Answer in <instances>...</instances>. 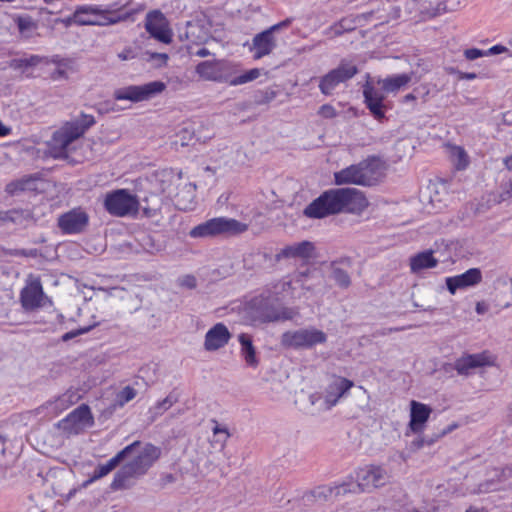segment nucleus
<instances>
[{
	"label": "nucleus",
	"instance_id": "obj_1",
	"mask_svg": "<svg viewBox=\"0 0 512 512\" xmlns=\"http://www.w3.org/2000/svg\"><path fill=\"white\" fill-rule=\"evenodd\" d=\"M368 206L364 194L356 188H333L322 193L305 209L308 218L321 219L342 212H354Z\"/></svg>",
	"mask_w": 512,
	"mask_h": 512
},
{
	"label": "nucleus",
	"instance_id": "obj_2",
	"mask_svg": "<svg viewBox=\"0 0 512 512\" xmlns=\"http://www.w3.org/2000/svg\"><path fill=\"white\" fill-rule=\"evenodd\" d=\"M95 124L93 115L81 113L74 119L65 122L53 133L51 150L54 157L65 158L72 142L82 137L85 132Z\"/></svg>",
	"mask_w": 512,
	"mask_h": 512
},
{
	"label": "nucleus",
	"instance_id": "obj_3",
	"mask_svg": "<svg viewBox=\"0 0 512 512\" xmlns=\"http://www.w3.org/2000/svg\"><path fill=\"white\" fill-rule=\"evenodd\" d=\"M248 225L236 219L225 217L212 218L201 223L189 232L192 238H209L219 235H235L247 231Z\"/></svg>",
	"mask_w": 512,
	"mask_h": 512
},
{
	"label": "nucleus",
	"instance_id": "obj_4",
	"mask_svg": "<svg viewBox=\"0 0 512 512\" xmlns=\"http://www.w3.org/2000/svg\"><path fill=\"white\" fill-rule=\"evenodd\" d=\"M353 386V381L333 375L324 388L323 400L321 401L320 394L315 393L310 395V402L312 405H318L319 409L330 410Z\"/></svg>",
	"mask_w": 512,
	"mask_h": 512
},
{
	"label": "nucleus",
	"instance_id": "obj_5",
	"mask_svg": "<svg viewBox=\"0 0 512 512\" xmlns=\"http://www.w3.org/2000/svg\"><path fill=\"white\" fill-rule=\"evenodd\" d=\"M326 341V333L315 327L286 331L281 336V345L292 349H310Z\"/></svg>",
	"mask_w": 512,
	"mask_h": 512
},
{
	"label": "nucleus",
	"instance_id": "obj_6",
	"mask_svg": "<svg viewBox=\"0 0 512 512\" xmlns=\"http://www.w3.org/2000/svg\"><path fill=\"white\" fill-rule=\"evenodd\" d=\"M392 475L383 465L369 464L356 470L359 491L372 492L390 483Z\"/></svg>",
	"mask_w": 512,
	"mask_h": 512
},
{
	"label": "nucleus",
	"instance_id": "obj_7",
	"mask_svg": "<svg viewBox=\"0 0 512 512\" xmlns=\"http://www.w3.org/2000/svg\"><path fill=\"white\" fill-rule=\"evenodd\" d=\"M166 85L161 81H152L143 85H130L114 91L115 100H128L133 103L147 101L162 93Z\"/></svg>",
	"mask_w": 512,
	"mask_h": 512
},
{
	"label": "nucleus",
	"instance_id": "obj_8",
	"mask_svg": "<svg viewBox=\"0 0 512 512\" xmlns=\"http://www.w3.org/2000/svg\"><path fill=\"white\" fill-rule=\"evenodd\" d=\"M104 207L110 214L123 217L136 214L139 201L136 196L130 194L127 190L119 189L106 195Z\"/></svg>",
	"mask_w": 512,
	"mask_h": 512
},
{
	"label": "nucleus",
	"instance_id": "obj_9",
	"mask_svg": "<svg viewBox=\"0 0 512 512\" xmlns=\"http://www.w3.org/2000/svg\"><path fill=\"white\" fill-rule=\"evenodd\" d=\"M358 73V68L352 62L342 60L339 66L320 79L319 89L324 95L332 94L333 90Z\"/></svg>",
	"mask_w": 512,
	"mask_h": 512
},
{
	"label": "nucleus",
	"instance_id": "obj_10",
	"mask_svg": "<svg viewBox=\"0 0 512 512\" xmlns=\"http://www.w3.org/2000/svg\"><path fill=\"white\" fill-rule=\"evenodd\" d=\"M512 489V466L494 467L487 472V477L479 483V493H490Z\"/></svg>",
	"mask_w": 512,
	"mask_h": 512
},
{
	"label": "nucleus",
	"instance_id": "obj_11",
	"mask_svg": "<svg viewBox=\"0 0 512 512\" xmlns=\"http://www.w3.org/2000/svg\"><path fill=\"white\" fill-rule=\"evenodd\" d=\"M45 298L40 278L30 274L20 293L22 307L27 311L35 310L44 305Z\"/></svg>",
	"mask_w": 512,
	"mask_h": 512
},
{
	"label": "nucleus",
	"instance_id": "obj_12",
	"mask_svg": "<svg viewBox=\"0 0 512 512\" xmlns=\"http://www.w3.org/2000/svg\"><path fill=\"white\" fill-rule=\"evenodd\" d=\"M160 450L152 444H139L134 452L126 456L128 463L136 470L140 476L146 474L153 463L159 458Z\"/></svg>",
	"mask_w": 512,
	"mask_h": 512
},
{
	"label": "nucleus",
	"instance_id": "obj_13",
	"mask_svg": "<svg viewBox=\"0 0 512 512\" xmlns=\"http://www.w3.org/2000/svg\"><path fill=\"white\" fill-rule=\"evenodd\" d=\"M93 424V417L89 406L82 404L73 410L58 426L69 434H78L84 428Z\"/></svg>",
	"mask_w": 512,
	"mask_h": 512
},
{
	"label": "nucleus",
	"instance_id": "obj_14",
	"mask_svg": "<svg viewBox=\"0 0 512 512\" xmlns=\"http://www.w3.org/2000/svg\"><path fill=\"white\" fill-rule=\"evenodd\" d=\"M89 223L88 214L81 208H74L59 216L57 224L64 234L82 233Z\"/></svg>",
	"mask_w": 512,
	"mask_h": 512
},
{
	"label": "nucleus",
	"instance_id": "obj_15",
	"mask_svg": "<svg viewBox=\"0 0 512 512\" xmlns=\"http://www.w3.org/2000/svg\"><path fill=\"white\" fill-rule=\"evenodd\" d=\"M196 72L203 79L215 82H226L232 75L230 64L223 60L200 62Z\"/></svg>",
	"mask_w": 512,
	"mask_h": 512
},
{
	"label": "nucleus",
	"instance_id": "obj_16",
	"mask_svg": "<svg viewBox=\"0 0 512 512\" xmlns=\"http://www.w3.org/2000/svg\"><path fill=\"white\" fill-rule=\"evenodd\" d=\"M145 28L147 32L158 41L168 44L172 41V33L168 21L159 10L150 11L146 15Z\"/></svg>",
	"mask_w": 512,
	"mask_h": 512
},
{
	"label": "nucleus",
	"instance_id": "obj_17",
	"mask_svg": "<svg viewBox=\"0 0 512 512\" xmlns=\"http://www.w3.org/2000/svg\"><path fill=\"white\" fill-rule=\"evenodd\" d=\"M358 164L363 175L365 187L377 185L385 177L386 163L377 156H369Z\"/></svg>",
	"mask_w": 512,
	"mask_h": 512
},
{
	"label": "nucleus",
	"instance_id": "obj_18",
	"mask_svg": "<svg viewBox=\"0 0 512 512\" xmlns=\"http://www.w3.org/2000/svg\"><path fill=\"white\" fill-rule=\"evenodd\" d=\"M231 333L223 323H217L205 334L204 349L208 352L217 351L225 347L231 339Z\"/></svg>",
	"mask_w": 512,
	"mask_h": 512
},
{
	"label": "nucleus",
	"instance_id": "obj_19",
	"mask_svg": "<svg viewBox=\"0 0 512 512\" xmlns=\"http://www.w3.org/2000/svg\"><path fill=\"white\" fill-rule=\"evenodd\" d=\"M481 281V270L479 268H471L460 275L447 277L445 283L449 293L454 295L458 289H465L475 286Z\"/></svg>",
	"mask_w": 512,
	"mask_h": 512
},
{
	"label": "nucleus",
	"instance_id": "obj_20",
	"mask_svg": "<svg viewBox=\"0 0 512 512\" xmlns=\"http://www.w3.org/2000/svg\"><path fill=\"white\" fill-rule=\"evenodd\" d=\"M276 47L277 40L274 34L266 29L253 37L250 50L253 52V58L259 60L270 55Z\"/></svg>",
	"mask_w": 512,
	"mask_h": 512
},
{
	"label": "nucleus",
	"instance_id": "obj_21",
	"mask_svg": "<svg viewBox=\"0 0 512 512\" xmlns=\"http://www.w3.org/2000/svg\"><path fill=\"white\" fill-rule=\"evenodd\" d=\"M140 441H135L132 444L126 446L124 449L119 451L114 457H112L105 464H100L96 467L93 472L91 478L86 482V484L94 482L96 480L101 479L102 477L108 475L111 471H113L123 460H125L126 456L130 455L132 452L136 450L139 446Z\"/></svg>",
	"mask_w": 512,
	"mask_h": 512
},
{
	"label": "nucleus",
	"instance_id": "obj_22",
	"mask_svg": "<svg viewBox=\"0 0 512 512\" xmlns=\"http://www.w3.org/2000/svg\"><path fill=\"white\" fill-rule=\"evenodd\" d=\"M431 413L432 409L428 405L412 400L410 402L409 430L415 434L423 432Z\"/></svg>",
	"mask_w": 512,
	"mask_h": 512
},
{
	"label": "nucleus",
	"instance_id": "obj_23",
	"mask_svg": "<svg viewBox=\"0 0 512 512\" xmlns=\"http://www.w3.org/2000/svg\"><path fill=\"white\" fill-rule=\"evenodd\" d=\"M492 359L487 353L469 354L457 359L454 368L460 375H469L471 370L492 364Z\"/></svg>",
	"mask_w": 512,
	"mask_h": 512
},
{
	"label": "nucleus",
	"instance_id": "obj_24",
	"mask_svg": "<svg viewBox=\"0 0 512 512\" xmlns=\"http://www.w3.org/2000/svg\"><path fill=\"white\" fill-rule=\"evenodd\" d=\"M314 250V244L305 240L284 247L276 254L275 257L276 260L288 258L307 260L313 256Z\"/></svg>",
	"mask_w": 512,
	"mask_h": 512
},
{
	"label": "nucleus",
	"instance_id": "obj_25",
	"mask_svg": "<svg viewBox=\"0 0 512 512\" xmlns=\"http://www.w3.org/2000/svg\"><path fill=\"white\" fill-rule=\"evenodd\" d=\"M334 183L338 186L352 184L365 187L359 164H352L335 172Z\"/></svg>",
	"mask_w": 512,
	"mask_h": 512
},
{
	"label": "nucleus",
	"instance_id": "obj_26",
	"mask_svg": "<svg viewBox=\"0 0 512 512\" xmlns=\"http://www.w3.org/2000/svg\"><path fill=\"white\" fill-rule=\"evenodd\" d=\"M140 477V474L127 462L115 474L111 483L112 490L129 489L134 486L135 479Z\"/></svg>",
	"mask_w": 512,
	"mask_h": 512
},
{
	"label": "nucleus",
	"instance_id": "obj_27",
	"mask_svg": "<svg viewBox=\"0 0 512 512\" xmlns=\"http://www.w3.org/2000/svg\"><path fill=\"white\" fill-rule=\"evenodd\" d=\"M363 94L365 103L374 118L377 120L383 119L385 116L383 105L384 95L370 86L364 88Z\"/></svg>",
	"mask_w": 512,
	"mask_h": 512
},
{
	"label": "nucleus",
	"instance_id": "obj_28",
	"mask_svg": "<svg viewBox=\"0 0 512 512\" xmlns=\"http://www.w3.org/2000/svg\"><path fill=\"white\" fill-rule=\"evenodd\" d=\"M433 254V250L429 249L411 256L409 259L411 273L418 274L425 269L436 267L439 261Z\"/></svg>",
	"mask_w": 512,
	"mask_h": 512
},
{
	"label": "nucleus",
	"instance_id": "obj_29",
	"mask_svg": "<svg viewBox=\"0 0 512 512\" xmlns=\"http://www.w3.org/2000/svg\"><path fill=\"white\" fill-rule=\"evenodd\" d=\"M9 223L27 228L36 224L37 218L34 211L29 208H12L8 210Z\"/></svg>",
	"mask_w": 512,
	"mask_h": 512
},
{
	"label": "nucleus",
	"instance_id": "obj_30",
	"mask_svg": "<svg viewBox=\"0 0 512 512\" xmlns=\"http://www.w3.org/2000/svg\"><path fill=\"white\" fill-rule=\"evenodd\" d=\"M371 16V13H363L360 15H350L342 18L338 23L334 24L330 29L334 32V35L339 36L344 32L353 31L358 25L362 24V21L367 20Z\"/></svg>",
	"mask_w": 512,
	"mask_h": 512
},
{
	"label": "nucleus",
	"instance_id": "obj_31",
	"mask_svg": "<svg viewBox=\"0 0 512 512\" xmlns=\"http://www.w3.org/2000/svg\"><path fill=\"white\" fill-rule=\"evenodd\" d=\"M239 343L241 345V355L245 360V363L249 367L256 368L259 365V359L256 355V348L253 345L252 337L249 334L241 333L238 336Z\"/></svg>",
	"mask_w": 512,
	"mask_h": 512
},
{
	"label": "nucleus",
	"instance_id": "obj_32",
	"mask_svg": "<svg viewBox=\"0 0 512 512\" xmlns=\"http://www.w3.org/2000/svg\"><path fill=\"white\" fill-rule=\"evenodd\" d=\"M135 13V10L128 11L125 7L113 11L101 10L99 26L113 25L119 22L133 20L132 17Z\"/></svg>",
	"mask_w": 512,
	"mask_h": 512
},
{
	"label": "nucleus",
	"instance_id": "obj_33",
	"mask_svg": "<svg viewBox=\"0 0 512 512\" xmlns=\"http://www.w3.org/2000/svg\"><path fill=\"white\" fill-rule=\"evenodd\" d=\"M413 76V72L407 74H398L379 80L378 83L381 85L385 92L393 93L405 87L413 79Z\"/></svg>",
	"mask_w": 512,
	"mask_h": 512
},
{
	"label": "nucleus",
	"instance_id": "obj_34",
	"mask_svg": "<svg viewBox=\"0 0 512 512\" xmlns=\"http://www.w3.org/2000/svg\"><path fill=\"white\" fill-rule=\"evenodd\" d=\"M34 182L35 178L33 176H24L20 179L8 183L5 187V191L9 195L15 196L26 190H33Z\"/></svg>",
	"mask_w": 512,
	"mask_h": 512
},
{
	"label": "nucleus",
	"instance_id": "obj_35",
	"mask_svg": "<svg viewBox=\"0 0 512 512\" xmlns=\"http://www.w3.org/2000/svg\"><path fill=\"white\" fill-rule=\"evenodd\" d=\"M451 162L457 170H464L469 164V157L461 146L447 145Z\"/></svg>",
	"mask_w": 512,
	"mask_h": 512
},
{
	"label": "nucleus",
	"instance_id": "obj_36",
	"mask_svg": "<svg viewBox=\"0 0 512 512\" xmlns=\"http://www.w3.org/2000/svg\"><path fill=\"white\" fill-rule=\"evenodd\" d=\"M429 201L433 207L439 208L446 196V185L444 183H432L427 187Z\"/></svg>",
	"mask_w": 512,
	"mask_h": 512
},
{
	"label": "nucleus",
	"instance_id": "obj_37",
	"mask_svg": "<svg viewBox=\"0 0 512 512\" xmlns=\"http://www.w3.org/2000/svg\"><path fill=\"white\" fill-rule=\"evenodd\" d=\"M77 11H82V18L87 23H80L82 25L99 26L101 10L94 6H80L76 8Z\"/></svg>",
	"mask_w": 512,
	"mask_h": 512
},
{
	"label": "nucleus",
	"instance_id": "obj_38",
	"mask_svg": "<svg viewBox=\"0 0 512 512\" xmlns=\"http://www.w3.org/2000/svg\"><path fill=\"white\" fill-rule=\"evenodd\" d=\"M294 316V312L288 308L270 309L263 313V321L276 322L283 320H290Z\"/></svg>",
	"mask_w": 512,
	"mask_h": 512
},
{
	"label": "nucleus",
	"instance_id": "obj_39",
	"mask_svg": "<svg viewBox=\"0 0 512 512\" xmlns=\"http://www.w3.org/2000/svg\"><path fill=\"white\" fill-rule=\"evenodd\" d=\"M176 402H178V395L171 392L163 400L157 402L150 408V413L154 417L161 416L164 412L170 409Z\"/></svg>",
	"mask_w": 512,
	"mask_h": 512
},
{
	"label": "nucleus",
	"instance_id": "obj_40",
	"mask_svg": "<svg viewBox=\"0 0 512 512\" xmlns=\"http://www.w3.org/2000/svg\"><path fill=\"white\" fill-rule=\"evenodd\" d=\"M260 76V70L258 68L251 69L237 77H233L232 75L228 78L226 83H229L231 86L242 85L251 81H254Z\"/></svg>",
	"mask_w": 512,
	"mask_h": 512
},
{
	"label": "nucleus",
	"instance_id": "obj_41",
	"mask_svg": "<svg viewBox=\"0 0 512 512\" xmlns=\"http://www.w3.org/2000/svg\"><path fill=\"white\" fill-rule=\"evenodd\" d=\"M193 138L194 130L184 127L176 134V139L172 142V145L175 149H178V147H186L190 145Z\"/></svg>",
	"mask_w": 512,
	"mask_h": 512
},
{
	"label": "nucleus",
	"instance_id": "obj_42",
	"mask_svg": "<svg viewBox=\"0 0 512 512\" xmlns=\"http://www.w3.org/2000/svg\"><path fill=\"white\" fill-rule=\"evenodd\" d=\"M456 427V425H452L450 426L448 429H445L443 430L439 435H437L436 437H427V438H423V437H420V438H417L415 439L412 443H411V448L413 450H419L421 448H423L425 445H432L434 442H436L440 437L446 435L448 432H451L454 428Z\"/></svg>",
	"mask_w": 512,
	"mask_h": 512
},
{
	"label": "nucleus",
	"instance_id": "obj_43",
	"mask_svg": "<svg viewBox=\"0 0 512 512\" xmlns=\"http://www.w3.org/2000/svg\"><path fill=\"white\" fill-rule=\"evenodd\" d=\"M157 181L159 183V189L162 193L169 192L170 187L172 186L175 176L172 170H163L159 172L157 175Z\"/></svg>",
	"mask_w": 512,
	"mask_h": 512
},
{
	"label": "nucleus",
	"instance_id": "obj_44",
	"mask_svg": "<svg viewBox=\"0 0 512 512\" xmlns=\"http://www.w3.org/2000/svg\"><path fill=\"white\" fill-rule=\"evenodd\" d=\"M43 60L38 55H31L28 58L13 59L10 62V67L13 69H25L27 67H33L38 65Z\"/></svg>",
	"mask_w": 512,
	"mask_h": 512
},
{
	"label": "nucleus",
	"instance_id": "obj_45",
	"mask_svg": "<svg viewBox=\"0 0 512 512\" xmlns=\"http://www.w3.org/2000/svg\"><path fill=\"white\" fill-rule=\"evenodd\" d=\"M332 279L336 282V284L342 288H348L351 284V279L349 274L341 269L334 268L332 271Z\"/></svg>",
	"mask_w": 512,
	"mask_h": 512
},
{
	"label": "nucleus",
	"instance_id": "obj_46",
	"mask_svg": "<svg viewBox=\"0 0 512 512\" xmlns=\"http://www.w3.org/2000/svg\"><path fill=\"white\" fill-rule=\"evenodd\" d=\"M137 395V391L131 386H125L116 396V402L119 406H124L133 400Z\"/></svg>",
	"mask_w": 512,
	"mask_h": 512
},
{
	"label": "nucleus",
	"instance_id": "obj_47",
	"mask_svg": "<svg viewBox=\"0 0 512 512\" xmlns=\"http://www.w3.org/2000/svg\"><path fill=\"white\" fill-rule=\"evenodd\" d=\"M62 23L66 26H70L72 24L80 25V23H87V21L82 18V11L75 10L72 15L62 19Z\"/></svg>",
	"mask_w": 512,
	"mask_h": 512
},
{
	"label": "nucleus",
	"instance_id": "obj_48",
	"mask_svg": "<svg viewBox=\"0 0 512 512\" xmlns=\"http://www.w3.org/2000/svg\"><path fill=\"white\" fill-rule=\"evenodd\" d=\"M318 114L322 116L323 118L331 119L337 116V112L335 108L330 104H324L322 105L319 110Z\"/></svg>",
	"mask_w": 512,
	"mask_h": 512
},
{
	"label": "nucleus",
	"instance_id": "obj_49",
	"mask_svg": "<svg viewBox=\"0 0 512 512\" xmlns=\"http://www.w3.org/2000/svg\"><path fill=\"white\" fill-rule=\"evenodd\" d=\"M464 55L468 60H476L482 56H485L486 53L485 51L479 50L477 48H471L465 50Z\"/></svg>",
	"mask_w": 512,
	"mask_h": 512
},
{
	"label": "nucleus",
	"instance_id": "obj_50",
	"mask_svg": "<svg viewBox=\"0 0 512 512\" xmlns=\"http://www.w3.org/2000/svg\"><path fill=\"white\" fill-rule=\"evenodd\" d=\"M160 199L155 196L153 198V205L152 206H145L143 207V211L146 215L151 216L154 212H156L160 208Z\"/></svg>",
	"mask_w": 512,
	"mask_h": 512
},
{
	"label": "nucleus",
	"instance_id": "obj_51",
	"mask_svg": "<svg viewBox=\"0 0 512 512\" xmlns=\"http://www.w3.org/2000/svg\"><path fill=\"white\" fill-rule=\"evenodd\" d=\"M117 56L121 61H127L135 58V54L132 48H125L123 51L118 53Z\"/></svg>",
	"mask_w": 512,
	"mask_h": 512
},
{
	"label": "nucleus",
	"instance_id": "obj_52",
	"mask_svg": "<svg viewBox=\"0 0 512 512\" xmlns=\"http://www.w3.org/2000/svg\"><path fill=\"white\" fill-rule=\"evenodd\" d=\"M212 430L215 435H217V434L224 435L223 442H225L228 439V437L230 436L228 429L226 427H221L217 422H215V426L213 427Z\"/></svg>",
	"mask_w": 512,
	"mask_h": 512
},
{
	"label": "nucleus",
	"instance_id": "obj_53",
	"mask_svg": "<svg viewBox=\"0 0 512 512\" xmlns=\"http://www.w3.org/2000/svg\"><path fill=\"white\" fill-rule=\"evenodd\" d=\"M507 51V48L503 45L492 46L486 53V55H496Z\"/></svg>",
	"mask_w": 512,
	"mask_h": 512
},
{
	"label": "nucleus",
	"instance_id": "obj_54",
	"mask_svg": "<svg viewBox=\"0 0 512 512\" xmlns=\"http://www.w3.org/2000/svg\"><path fill=\"white\" fill-rule=\"evenodd\" d=\"M290 20L289 19H286L280 23H277L275 25H272L271 27H269L268 29L273 33L275 34V32L279 31L280 29L284 28V27H287L289 26L290 24Z\"/></svg>",
	"mask_w": 512,
	"mask_h": 512
},
{
	"label": "nucleus",
	"instance_id": "obj_55",
	"mask_svg": "<svg viewBox=\"0 0 512 512\" xmlns=\"http://www.w3.org/2000/svg\"><path fill=\"white\" fill-rule=\"evenodd\" d=\"M489 309V306L484 301H479L476 303L475 310L478 314L483 315L485 314Z\"/></svg>",
	"mask_w": 512,
	"mask_h": 512
},
{
	"label": "nucleus",
	"instance_id": "obj_56",
	"mask_svg": "<svg viewBox=\"0 0 512 512\" xmlns=\"http://www.w3.org/2000/svg\"><path fill=\"white\" fill-rule=\"evenodd\" d=\"M90 328L91 327L83 328V329H80L78 332H68V333L64 334L62 338L64 341H67V340L73 338L77 334H82V333L88 332L90 330Z\"/></svg>",
	"mask_w": 512,
	"mask_h": 512
},
{
	"label": "nucleus",
	"instance_id": "obj_57",
	"mask_svg": "<svg viewBox=\"0 0 512 512\" xmlns=\"http://www.w3.org/2000/svg\"><path fill=\"white\" fill-rule=\"evenodd\" d=\"M51 78L53 80H57V79H60V78H67V73L65 70L63 69H56L52 74H51Z\"/></svg>",
	"mask_w": 512,
	"mask_h": 512
},
{
	"label": "nucleus",
	"instance_id": "obj_58",
	"mask_svg": "<svg viewBox=\"0 0 512 512\" xmlns=\"http://www.w3.org/2000/svg\"><path fill=\"white\" fill-rule=\"evenodd\" d=\"M30 25H31V21L23 19V18L18 19V28L20 31H24V30L28 29L30 27Z\"/></svg>",
	"mask_w": 512,
	"mask_h": 512
},
{
	"label": "nucleus",
	"instance_id": "obj_59",
	"mask_svg": "<svg viewBox=\"0 0 512 512\" xmlns=\"http://www.w3.org/2000/svg\"><path fill=\"white\" fill-rule=\"evenodd\" d=\"M8 210H0V227L9 224Z\"/></svg>",
	"mask_w": 512,
	"mask_h": 512
},
{
	"label": "nucleus",
	"instance_id": "obj_60",
	"mask_svg": "<svg viewBox=\"0 0 512 512\" xmlns=\"http://www.w3.org/2000/svg\"><path fill=\"white\" fill-rule=\"evenodd\" d=\"M1 255H26L25 251L24 250H21V251H8L6 250L5 248H0V256Z\"/></svg>",
	"mask_w": 512,
	"mask_h": 512
},
{
	"label": "nucleus",
	"instance_id": "obj_61",
	"mask_svg": "<svg viewBox=\"0 0 512 512\" xmlns=\"http://www.w3.org/2000/svg\"><path fill=\"white\" fill-rule=\"evenodd\" d=\"M11 129L0 122V136H7Z\"/></svg>",
	"mask_w": 512,
	"mask_h": 512
},
{
	"label": "nucleus",
	"instance_id": "obj_62",
	"mask_svg": "<svg viewBox=\"0 0 512 512\" xmlns=\"http://www.w3.org/2000/svg\"><path fill=\"white\" fill-rule=\"evenodd\" d=\"M503 120L507 124H512V111H508L503 114Z\"/></svg>",
	"mask_w": 512,
	"mask_h": 512
},
{
	"label": "nucleus",
	"instance_id": "obj_63",
	"mask_svg": "<svg viewBox=\"0 0 512 512\" xmlns=\"http://www.w3.org/2000/svg\"><path fill=\"white\" fill-rule=\"evenodd\" d=\"M196 55L199 57H206V56L210 55V52L206 48H201L196 52Z\"/></svg>",
	"mask_w": 512,
	"mask_h": 512
},
{
	"label": "nucleus",
	"instance_id": "obj_64",
	"mask_svg": "<svg viewBox=\"0 0 512 512\" xmlns=\"http://www.w3.org/2000/svg\"><path fill=\"white\" fill-rule=\"evenodd\" d=\"M163 481L165 484L167 483H172L175 481V477L172 475V474H166L164 477H163Z\"/></svg>",
	"mask_w": 512,
	"mask_h": 512
}]
</instances>
